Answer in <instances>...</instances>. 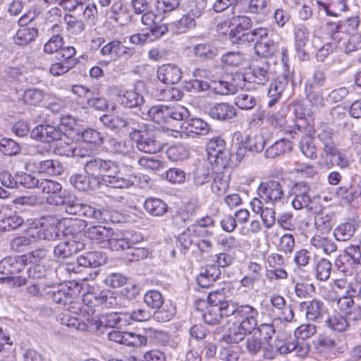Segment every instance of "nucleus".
Returning a JSON list of instances; mask_svg holds the SVG:
<instances>
[{"instance_id":"nucleus-1","label":"nucleus","mask_w":361,"mask_h":361,"mask_svg":"<svg viewBox=\"0 0 361 361\" xmlns=\"http://www.w3.org/2000/svg\"><path fill=\"white\" fill-rule=\"evenodd\" d=\"M85 174H73L70 177V183L80 191L92 190L99 188L100 183L117 189H128L133 185V178L135 176H123L117 161L90 157L83 164Z\"/></svg>"},{"instance_id":"nucleus-2","label":"nucleus","mask_w":361,"mask_h":361,"mask_svg":"<svg viewBox=\"0 0 361 361\" xmlns=\"http://www.w3.org/2000/svg\"><path fill=\"white\" fill-rule=\"evenodd\" d=\"M231 307V317L238 320V324L224 338L228 343H238L256 329L259 312L250 305H240L233 300Z\"/></svg>"},{"instance_id":"nucleus-3","label":"nucleus","mask_w":361,"mask_h":361,"mask_svg":"<svg viewBox=\"0 0 361 361\" xmlns=\"http://www.w3.org/2000/svg\"><path fill=\"white\" fill-rule=\"evenodd\" d=\"M228 288L212 290L207 295L208 306L202 314L204 322L211 326L219 324L224 317H231L232 300L226 294Z\"/></svg>"},{"instance_id":"nucleus-4","label":"nucleus","mask_w":361,"mask_h":361,"mask_svg":"<svg viewBox=\"0 0 361 361\" xmlns=\"http://www.w3.org/2000/svg\"><path fill=\"white\" fill-rule=\"evenodd\" d=\"M142 116L158 124L171 123L173 121L185 120L190 112L183 106L157 104L142 110Z\"/></svg>"},{"instance_id":"nucleus-5","label":"nucleus","mask_w":361,"mask_h":361,"mask_svg":"<svg viewBox=\"0 0 361 361\" xmlns=\"http://www.w3.org/2000/svg\"><path fill=\"white\" fill-rule=\"evenodd\" d=\"M143 82L137 81L131 89L127 90L119 85L109 87V93L114 96L118 104L128 109L139 108L141 111L145 99L141 92Z\"/></svg>"},{"instance_id":"nucleus-6","label":"nucleus","mask_w":361,"mask_h":361,"mask_svg":"<svg viewBox=\"0 0 361 361\" xmlns=\"http://www.w3.org/2000/svg\"><path fill=\"white\" fill-rule=\"evenodd\" d=\"M38 189L47 195L46 201L49 205L65 207L73 198L72 193L63 190L61 184L54 180L41 179Z\"/></svg>"},{"instance_id":"nucleus-7","label":"nucleus","mask_w":361,"mask_h":361,"mask_svg":"<svg viewBox=\"0 0 361 361\" xmlns=\"http://www.w3.org/2000/svg\"><path fill=\"white\" fill-rule=\"evenodd\" d=\"M131 140L137 149L144 153L155 154L162 149L156 131L149 125Z\"/></svg>"},{"instance_id":"nucleus-8","label":"nucleus","mask_w":361,"mask_h":361,"mask_svg":"<svg viewBox=\"0 0 361 361\" xmlns=\"http://www.w3.org/2000/svg\"><path fill=\"white\" fill-rule=\"evenodd\" d=\"M60 224L59 221L51 216L42 219L39 228H31L29 231L30 236L39 240H56L59 239Z\"/></svg>"},{"instance_id":"nucleus-9","label":"nucleus","mask_w":361,"mask_h":361,"mask_svg":"<svg viewBox=\"0 0 361 361\" xmlns=\"http://www.w3.org/2000/svg\"><path fill=\"white\" fill-rule=\"evenodd\" d=\"M65 210L69 214L93 219L98 222H99V219H102V216L106 219L108 214L106 212H102V210L80 202L74 195H73V198L70 199V202L65 207Z\"/></svg>"},{"instance_id":"nucleus-10","label":"nucleus","mask_w":361,"mask_h":361,"mask_svg":"<svg viewBox=\"0 0 361 361\" xmlns=\"http://www.w3.org/2000/svg\"><path fill=\"white\" fill-rule=\"evenodd\" d=\"M25 169L27 172L51 176L61 175L63 171L61 164L54 159L38 161L32 159L25 164Z\"/></svg>"},{"instance_id":"nucleus-11","label":"nucleus","mask_w":361,"mask_h":361,"mask_svg":"<svg viewBox=\"0 0 361 361\" xmlns=\"http://www.w3.org/2000/svg\"><path fill=\"white\" fill-rule=\"evenodd\" d=\"M257 194L264 202L272 204L280 202L284 195L282 185L276 180L261 183L257 189Z\"/></svg>"},{"instance_id":"nucleus-12","label":"nucleus","mask_w":361,"mask_h":361,"mask_svg":"<svg viewBox=\"0 0 361 361\" xmlns=\"http://www.w3.org/2000/svg\"><path fill=\"white\" fill-rule=\"evenodd\" d=\"M290 194L293 196L292 205L295 209L309 208L312 202V195L310 187L307 183L304 181L295 183L290 188Z\"/></svg>"},{"instance_id":"nucleus-13","label":"nucleus","mask_w":361,"mask_h":361,"mask_svg":"<svg viewBox=\"0 0 361 361\" xmlns=\"http://www.w3.org/2000/svg\"><path fill=\"white\" fill-rule=\"evenodd\" d=\"M30 136L42 142L51 143L62 139L63 130L57 125L41 124L31 131Z\"/></svg>"},{"instance_id":"nucleus-14","label":"nucleus","mask_w":361,"mask_h":361,"mask_svg":"<svg viewBox=\"0 0 361 361\" xmlns=\"http://www.w3.org/2000/svg\"><path fill=\"white\" fill-rule=\"evenodd\" d=\"M208 154L214 157L218 166H226L229 164L230 153L226 148V142L220 137H213L207 144Z\"/></svg>"},{"instance_id":"nucleus-15","label":"nucleus","mask_w":361,"mask_h":361,"mask_svg":"<svg viewBox=\"0 0 361 361\" xmlns=\"http://www.w3.org/2000/svg\"><path fill=\"white\" fill-rule=\"evenodd\" d=\"M240 11L253 17H267L271 13V0H240Z\"/></svg>"},{"instance_id":"nucleus-16","label":"nucleus","mask_w":361,"mask_h":361,"mask_svg":"<svg viewBox=\"0 0 361 361\" xmlns=\"http://www.w3.org/2000/svg\"><path fill=\"white\" fill-rule=\"evenodd\" d=\"M292 80L290 72L277 76L269 85L267 91L269 107H272L281 99L283 92Z\"/></svg>"},{"instance_id":"nucleus-17","label":"nucleus","mask_w":361,"mask_h":361,"mask_svg":"<svg viewBox=\"0 0 361 361\" xmlns=\"http://www.w3.org/2000/svg\"><path fill=\"white\" fill-rule=\"evenodd\" d=\"M216 166L212 178L211 190L216 196H223L229 188L231 171L228 166Z\"/></svg>"},{"instance_id":"nucleus-18","label":"nucleus","mask_w":361,"mask_h":361,"mask_svg":"<svg viewBox=\"0 0 361 361\" xmlns=\"http://www.w3.org/2000/svg\"><path fill=\"white\" fill-rule=\"evenodd\" d=\"M252 82L255 84L264 85L274 77L271 71V63L267 60L253 62L250 66Z\"/></svg>"},{"instance_id":"nucleus-19","label":"nucleus","mask_w":361,"mask_h":361,"mask_svg":"<svg viewBox=\"0 0 361 361\" xmlns=\"http://www.w3.org/2000/svg\"><path fill=\"white\" fill-rule=\"evenodd\" d=\"M209 116L216 121L230 122L237 115L236 109L228 102L214 103L208 111Z\"/></svg>"},{"instance_id":"nucleus-20","label":"nucleus","mask_w":361,"mask_h":361,"mask_svg":"<svg viewBox=\"0 0 361 361\" xmlns=\"http://www.w3.org/2000/svg\"><path fill=\"white\" fill-rule=\"evenodd\" d=\"M181 68L173 63H166L159 66L157 71V76L161 82L174 85L178 83L182 78Z\"/></svg>"},{"instance_id":"nucleus-21","label":"nucleus","mask_w":361,"mask_h":361,"mask_svg":"<svg viewBox=\"0 0 361 361\" xmlns=\"http://www.w3.org/2000/svg\"><path fill=\"white\" fill-rule=\"evenodd\" d=\"M309 31L304 25H298L294 28L295 49L300 61H307L309 58L305 47L309 41Z\"/></svg>"},{"instance_id":"nucleus-22","label":"nucleus","mask_w":361,"mask_h":361,"mask_svg":"<svg viewBox=\"0 0 361 361\" xmlns=\"http://www.w3.org/2000/svg\"><path fill=\"white\" fill-rule=\"evenodd\" d=\"M25 255L8 257L0 262V273L4 275H13L20 273L26 265Z\"/></svg>"},{"instance_id":"nucleus-23","label":"nucleus","mask_w":361,"mask_h":361,"mask_svg":"<svg viewBox=\"0 0 361 361\" xmlns=\"http://www.w3.org/2000/svg\"><path fill=\"white\" fill-rule=\"evenodd\" d=\"M85 248L82 242L67 240L59 243L54 249V255L58 259L69 258Z\"/></svg>"},{"instance_id":"nucleus-24","label":"nucleus","mask_w":361,"mask_h":361,"mask_svg":"<svg viewBox=\"0 0 361 361\" xmlns=\"http://www.w3.org/2000/svg\"><path fill=\"white\" fill-rule=\"evenodd\" d=\"M106 142L110 151L116 154L131 157L135 153L134 144L131 139H117L110 137Z\"/></svg>"},{"instance_id":"nucleus-25","label":"nucleus","mask_w":361,"mask_h":361,"mask_svg":"<svg viewBox=\"0 0 361 361\" xmlns=\"http://www.w3.org/2000/svg\"><path fill=\"white\" fill-rule=\"evenodd\" d=\"M305 316L308 321L317 323L324 322L328 316V309L323 302L314 299L308 302Z\"/></svg>"},{"instance_id":"nucleus-26","label":"nucleus","mask_w":361,"mask_h":361,"mask_svg":"<svg viewBox=\"0 0 361 361\" xmlns=\"http://www.w3.org/2000/svg\"><path fill=\"white\" fill-rule=\"evenodd\" d=\"M188 118L181 121L183 122L180 125V128L183 133L187 135L192 133L202 135H207L209 133L210 128L206 121L199 118L190 119Z\"/></svg>"},{"instance_id":"nucleus-27","label":"nucleus","mask_w":361,"mask_h":361,"mask_svg":"<svg viewBox=\"0 0 361 361\" xmlns=\"http://www.w3.org/2000/svg\"><path fill=\"white\" fill-rule=\"evenodd\" d=\"M107 257L102 252H87L77 257V263L80 267L96 268L104 264Z\"/></svg>"},{"instance_id":"nucleus-28","label":"nucleus","mask_w":361,"mask_h":361,"mask_svg":"<svg viewBox=\"0 0 361 361\" xmlns=\"http://www.w3.org/2000/svg\"><path fill=\"white\" fill-rule=\"evenodd\" d=\"M317 138L322 145V150L325 156L336 152V135L334 130L326 128L322 129L317 134Z\"/></svg>"},{"instance_id":"nucleus-29","label":"nucleus","mask_w":361,"mask_h":361,"mask_svg":"<svg viewBox=\"0 0 361 361\" xmlns=\"http://www.w3.org/2000/svg\"><path fill=\"white\" fill-rule=\"evenodd\" d=\"M193 56L201 61L214 59L219 54V49L210 42L199 43L192 46Z\"/></svg>"},{"instance_id":"nucleus-30","label":"nucleus","mask_w":361,"mask_h":361,"mask_svg":"<svg viewBox=\"0 0 361 361\" xmlns=\"http://www.w3.org/2000/svg\"><path fill=\"white\" fill-rule=\"evenodd\" d=\"M51 30L54 35L44 44L43 47L44 52L47 54H53L59 51L64 43L63 37L59 34L62 31L61 26L55 23L51 26Z\"/></svg>"},{"instance_id":"nucleus-31","label":"nucleus","mask_w":361,"mask_h":361,"mask_svg":"<svg viewBox=\"0 0 361 361\" xmlns=\"http://www.w3.org/2000/svg\"><path fill=\"white\" fill-rule=\"evenodd\" d=\"M270 302L274 307L281 311V317L279 318L281 320L290 322L293 319V310L291 306H288L286 308V301L283 296L278 294L272 295L270 297Z\"/></svg>"},{"instance_id":"nucleus-32","label":"nucleus","mask_w":361,"mask_h":361,"mask_svg":"<svg viewBox=\"0 0 361 361\" xmlns=\"http://www.w3.org/2000/svg\"><path fill=\"white\" fill-rule=\"evenodd\" d=\"M39 30L34 27H20L13 37L14 42L19 46H26L38 37Z\"/></svg>"},{"instance_id":"nucleus-33","label":"nucleus","mask_w":361,"mask_h":361,"mask_svg":"<svg viewBox=\"0 0 361 361\" xmlns=\"http://www.w3.org/2000/svg\"><path fill=\"white\" fill-rule=\"evenodd\" d=\"M87 236L91 240H97L98 242L108 241L112 239L115 233L110 227L103 226H93L86 231Z\"/></svg>"},{"instance_id":"nucleus-34","label":"nucleus","mask_w":361,"mask_h":361,"mask_svg":"<svg viewBox=\"0 0 361 361\" xmlns=\"http://www.w3.org/2000/svg\"><path fill=\"white\" fill-rule=\"evenodd\" d=\"M144 209L153 216H162L168 211L167 204L157 197H148L144 202Z\"/></svg>"},{"instance_id":"nucleus-35","label":"nucleus","mask_w":361,"mask_h":361,"mask_svg":"<svg viewBox=\"0 0 361 361\" xmlns=\"http://www.w3.org/2000/svg\"><path fill=\"white\" fill-rule=\"evenodd\" d=\"M233 22L235 25V28L231 30L229 35L237 32H242L251 30L253 25V21L250 14H247L240 11L233 13Z\"/></svg>"},{"instance_id":"nucleus-36","label":"nucleus","mask_w":361,"mask_h":361,"mask_svg":"<svg viewBox=\"0 0 361 361\" xmlns=\"http://www.w3.org/2000/svg\"><path fill=\"white\" fill-rule=\"evenodd\" d=\"M336 195L348 203L361 199V184L342 185L337 188Z\"/></svg>"},{"instance_id":"nucleus-37","label":"nucleus","mask_w":361,"mask_h":361,"mask_svg":"<svg viewBox=\"0 0 361 361\" xmlns=\"http://www.w3.org/2000/svg\"><path fill=\"white\" fill-rule=\"evenodd\" d=\"M292 149V142L289 140L280 139L266 149L265 156L267 158H275L290 152Z\"/></svg>"},{"instance_id":"nucleus-38","label":"nucleus","mask_w":361,"mask_h":361,"mask_svg":"<svg viewBox=\"0 0 361 361\" xmlns=\"http://www.w3.org/2000/svg\"><path fill=\"white\" fill-rule=\"evenodd\" d=\"M194 226L188 227L176 237V246L183 254H185L195 243L196 235Z\"/></svg>"},{"instance_id":"nucleus-39","label":"nucleus","mask_w":361,"mask_h":361,"mask_svg":"<svg viewBox=\"0 0 361 361\" xmlns=\"http://www.w3.org/2000/svg\"><path fill=\"white\" fill-rule=\"evenodd\" d=\"M51 300L62 306H67L74 299L75 291L69 286H63L56 290L49 291Z\"/></svg>"},{"instance_id":"nucleus-40","label":"nucleus","mask_w":361,"mask_h":361,"mask_svg":"<svg viewBox=\"0 0 361 361\" xmlns=\"http://www.w3.org/2000/svg\"><path fill=\"white\" fill-rule=\"evenodd\" d=\"M123 312H111L102 315L99 319L98 329L100 326L116 328L124 324L126 317Z\"/></svg>"},{"instance_id":"nucleus-41","label":"nucleus","mask_w":361,"mask_h":361,"mask_svg":"<svg viewBox=\"0 0 361 361\" xmlns=\"http://www.w3.org/2000/svg\"><path fill=\"white\" fill-rule=\"evenodd\" d=\"M310 244L317 249H321L326 255L335 252L337 246L333 240L329 237L315 234L310 240Z\"/></svg>"},{"instance_id":"nucleus-42","label":"nucleus","mask_w":361,"mask_h":361,"mask_svg":"<svg viewBox=\"0 0 361 361\" xmlns=\"http://www.w3.org/2000/svg\"><path fill=\"white\" fill-rule=\"evenodd\" d=\"M214 170L204 165L198 166L192 172V182L195 186L201 187L210 182Z\"/></svg>"},{"instance_id":"nucleus-43","label":"nucleus","mask_w":361,"mask_h":361,"mask_svg":"<svg viewBox=\"0 0 361 361\" xmlns=\"http://www.w3.org/2000/svg\"><path fill=\"white\" fill-rule=\"evenodd\" d=\"M196 26V21L188 13L183 15L179 20L170 23L171 31L176 34L185 33Z\"/></svg>"},{"instance_id":"nucleus-44","label":"nucleus","mask_w":361,"mask_h":361,"mask_svg":"<svg viewBox=\"0 0 361 361\" xmlns=\"http://www.w3.org/2000/svg\"><path fill=\"white\" fill-rule=\"evenodd\" d=\"M293 113L296 118L295 126L299 130H301L305 128L306 124L305 119L306 116H312V111L304 106V104L301 102H295L292 106Z\"/></svg>"},{"instance_id":"nucleus-45","label":"nucleus","mask_w":361,"mask_h":361,"mask_svg":"<svg viewBox=\"0 0 361 361\" xmlns=\"http://www.w3.org/2000/svg\"><path fill=\"white\" fill-rule=\"evenodd\" d=\"M324 322L328 328L334 331L343 332L347 330L349 324L347 319L341 314L327 316Z\"/></svg>"},{"instance_id":"nucleus-46","label":"nucleus","mask_w":361,"mask_h":361,"mask_svg":"<svg viewBox=\"0 0 361 361\" xmlns=\"http://www.w3.org/2000/svg\"><path fill=\"white\" fill-rule=\"evenodd\" d=\"M152 318L158 322H166L171 320L176 314V307L171 303L163 304L161 307L156 308Z\"/></svg>"},{"instance_id":"nucleus-47","label":"nucleus","mask_w":361,"mask_h":361,"mask_svg":"<svg viewBox=\"0 0 361 361\" xmlns=\"http://www.w3.org/2000/svg\"><path fill=\"white\" fill-rule=\"evenodd\" d=\"M81 137L85 143L91 145L95 148L100 147L104 141V136L93 128H86L82 130Z\"/></svg>"},{"instance_id":"nucleus-48","label":"nucleus","mask_w":361,"mask_h":361,"mask_svg":"<svg viewBox=\"0 0 361 361\" xmlns=\"http://www.w3.org/2000/svg\"><path fill=\"white\" fill-rule=\"evenodd\" d=\"M138 164L144 169L157 172L164 170L166 168V163L160 159L153 157H142L138 160Z\"/></svg>"},{"instance_id":"nucleus-49","label":"nucleus","mask_w":361,"mask_h":361,"mask_svg":"<svg viewBox=\"0 0 361 361\" xmlns=\"http://www.w3.org/2000/svg\"><path fill=\"white\" fill-rule=\"evenodd\" d=\"M99 306H104L107 308H114L119 306L121 297H117L116 294L110 290H104L98 293Z\"/></svg>"},{"instance_id":"nucleus-50","label":"nucleus","mask_w":361,"mask_h":361,"mask_svg":"<svg viewBox=\"0 0 361 361\" xmlns=\"http://www.w3.org/2000/svg\"><path fill=\"white\" fill-rule=\"evenodd\" d=\"M148 126L149 124L143 123L137 118L126 117L124 118L123 128L129 131V137L130 139H133Z\"/></svg>"},{"instance_id":"nucleus-51","label":"nucleus","mask_w":361,"mask_h":361,"mask_svg":"<svg viewBox=\"0 0 361 361\" xmlns=\"http://www.w3.org/2000/svg\"><path fill=\"white\" fill-rule=\"evenodd\" d=\"M305 97L307 101L316 107L324 106V99L322 93L316 90V87L309 83L305 85Z\"/></svg>"},{"instance_id":"nucleus-52","label":"nucleus","mask_w":361,"mask_h":361,"mask_svg":"<svg viewBox=\"0 0 361 361\" xmlns=\"http://www.w3.org/2000/svg\"><path fill=\"white\" fill-rule=\"evenodd\" d=\"M355 226L353 223L346 222L338 226L334 231V235L337 240L346 241L353 237Z\"/></svg>"},{"instance_id":"nucleus-53","label":"nucleus","mask_w":361,"mask_h":361,"mask_svg":"<svg viewBox=\"0 0 361 361\" xmlns=\"http://www.w3.org/2000/svg\"><path fill=\"white\" fill-rule=\"evenodd\" d=\"M166 155L172 161H179L188 159L190 156V152L184 145H176L168 148Z\"/></svg>"},{"instance_id":"nucleus-54","label":"nucleus","mask_w":361,"mask_h":361,"mask_svg":"<svg viewBox=\"0 0 361 361\" xmlns=\"http://www.w3.org/2000/svg\"><path fill=\"white\" fill-rule=\"evenodd\" d=\"M234 103L239 109L249 111L255 106L257 100L252 94L241 92L235 97Z\"/></svg>"},{"instance_id":"nucleus-55","label":"nucleus","mask_w":361,"mask_h":361,"mask_svg":"<svg viewBox=\"0 0 361 361\" xmlns=\"http://www.w3.org/2000/svg\"><path fill=\"white\" fill-rule=\"evenodd\" d=\"M121 45V42L117 39H114L107 43L100 49V54L104 57H108L111 59H119V51Z\"/></svg>"},{"instance_id":"nucleus-56","label":"nucleus","mask_w":361,"mask_h":361,"mask_svg":"<svg viewBox=\"0 0 361 361\" xmlns=\"http://www.w3.org/2000/svg\"><path fill=\"white\" fill-rule=\"evenodd\" d=\"M299 147L306 157L311 159L317 158V149L312 137L303 136L300 140Z\"/></svg>"},{"instance_id":"nucleus-57","label":"nucleus","mask_w":361,"mask_h":361,"mask_svg":"<svg viewBox=\"0 0 361 361\" xmlns=\"http://www.w3.org/2000/svg\"><path fill=\"white\" fill-rule=\"evenodd\" d=\"M57 320L63 325L71 327L78 330H84L86 328L85 323L82 322L78 317L72 316L68 312H62L57 316Z\"/></svg>"},{"instance_id":"nucleus-58","label":"nucleus","mask_w":361,"mask_h":361,"mask_svg":"<svg viewBox=\"0 0 361 361\" xmlns=\"http://www.w3.org/2000/svg\"><path fill=\"white\" fill-rule=\"evenodd\" d=\"M240 0H215L212 8L216 13H221L231 8V14L240 11Z\"/></svg>"},{"instance_id":"nucleus-59","label":"nucleus","mask_w":361,"mask_h":361,"mask_svg":"<svg viewBox=\"0 0 361 361\" xmlns=\"http://www.w3.org/2000/svg\"><path fill=\"white\" fill-rule=\"evenodd\" d=\"M99 120L105 127L111 130H120L123 127L124 117L117 115L104 114Z\"/></svg>"},{"instance_id":"nucleus-60","label":"nucleus","mask_w":361,"mask_h":361,"mask_svg":"<svg viewBox=\"0 0 361 361\" xmlns=\"http://www.w3.org/2000/svg\"><path fill=\"white\" fill-rule=\"evenodd\" d=\"M23 219L17 215H11L0 221V233L2 231H10L15 230L23 224Z\"/></svg>"},{"instance_id":"nucleus-61","label":"nucleus","mask_w":361,"mask_h":361,"mask_svg":"<svg viewBox=\"0 0 361 361\" xmlns=\"http://www.w3.org/2000/svg\"><path fill=\"white\" fill-rule=\"evenodd\" d=\"M255 51L256 54L262 57L271 56L276 51V44L271 40L257 41L255 45Z\"/></svg>"},{"instance_id":"nucleus-62","label":"nucleus","mask_w":361,"mask_h":361,"mask_svg":"<svg viewBox=\"0 0 361 361\" xmlns=\"http://www.w3.org/2000/svg\"><path fill=\"white\" fill-rule=\"evenodd\" d=\"M332 264L330 261L326 259H321L315 268V276L317 279L325 281L330 277Z\"/></svg>"},{"instance_id":"nucleus-63","label":"nucleus","mask_w":361,"mask_h":361,"mask_svg":"<svg viewBox=\"0 0 361 361\" xmlns=\"http://www.w3.org/2000/svg\"><path fill=\"white\" fill-rule=\"evenodd\" d=\"M144 302L149 307L156 309L164 304V298L160 292L152 290L145 294Z\"/></svg>"},{"instance_id":"nucleus-64","label":"nucleus","mask_w":361,"mask_h":361,"mask_svg":"<svg viewBox=\"0 0 361 361\" xmlns=\"http://www.w3.org/2000/svg\"><path fill=\"white\" fill-rule=\"evenodd\" d=\"M43 92L37 88L26 90L23 96L25 104L33 106L39 104L43 100Z\"/></svg>"}]
</instances>
